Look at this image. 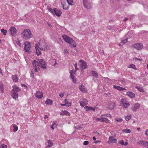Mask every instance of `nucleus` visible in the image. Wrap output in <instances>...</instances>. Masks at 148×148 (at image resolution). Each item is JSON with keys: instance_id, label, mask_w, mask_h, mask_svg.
<instances>
[{"instance_id": "f257e3e1", "label": "nucleus", "mask_w": 148, "mask_h": 148, "mask_svg": "<svg viewBox=\"0 0 148 148\" xmlns=\"http://www.w3.org/2000/svg\"><path fill=\"white\" fill-rule=\"evenodd\" d=\"M21 36L23 39L28 40L32 37V34L29 29H26L23 31Z\"/></svg>"}, {"instance_id": "f03ea898", "label": "nucleus", "mask_w": 148, "mask_h": 148, "mask_svg": "<svg viewBox=\"0 0 148 148\" xmlns=\"http://www.w3.org/2000/svg\"><path fill=\"white\" fill-rule=\"evenodd\" d=\"M12 88L13 89L12 92V96L13 99L16 100V98H18V92H20L21 90L18 87L16 86H13Z\"/></svg>"}, {"instance_id": "7ed1b4c3", "label": "nucleus", "mask_w": 148, "mask_h": 148, "mask_svg": "<svg viewBox=\"0 0 148 148\" xmlns=\"http://www.w3.org/2000/svg\"><path fill=\"white\" fill-rule=\"evenodd\" d=\"M62 37L65 41L70 43L71 45L73 46V47H75L76 46L75 41L72 38L65 35H62Z\"/></svg>"}, {"instance_id": "20e7f679", "label": "nucleus", "mask_w": 148, "mask_h": 148, "mask_svg": "<svg viewBox=\"0 0 148 148\" xmlns=\"http://www.w3.org/2000/svg\"><path fill=\"white\" fill-rule=\"evenodd\" d=\"M38 44V46H39L38 48L41 50L45 51V50H48L49 49V47L47 43L45 41L39 42Z\"/></svg>"}, {"instance_id": "39448f33", "label": "nucleus", "mask_w": 148, "mask_h": 148, "mask_svg": "<svg viewBox=\"0 0 148 148\" xmlns=\"http://www.w3.org/2000/svg\"><path fill=\"white\" fill-rule=\"evenodd\" d=\"M83 5L84 7L88 9H90L92 7L91 3L88 0H83Z\"/></svg>"}, {"instance_id": "423d86ee", "label": "nucleus", "mask_w": 148, "mask_h": 148, "mask_svg": "<svg viewBox=\"0 0 148 148\" xmlns=\"http://www.w3.org/2000/svg\"><path fill=\"white\" fill-rule=\"evenodd\" d=\"M8 32L12 36H15L16 35L17 30L16 28L14 27H10Z\"/></svg>"}, {"instance_id": "0eeeda50", "label": "nucleus", "mask_w": 148, "mask_h": 148, "mask_svg": "<svg viewBox=\"0 0 148 148\" xmlns=\"http://www.w3.org/2000/svg\"><path fill=\"white\" fill-rule=\"evenodd\" d=\"M132 46L134 48L138 50L142 49L143 47L142 43L140 42L135 43L132 45Z\"/></svg>"}, {"instance_id": "6e6552de", "label": "nucleus", "mask_w": 148, "mask_h": 148, "mask_svg": "<svg viewBox=\"0 0 148 148\" xmlns=\"http://www.w3.org/2000/svg\"><path fill=\"white\" fill-rule=\"evenodd\" d=\"M39 66L42 69H46V62L43 59H41L39 61Z\"/></svg>"}, {"instance_id": "1a4fd4ad", "label": "nucleus", "mask_w": 148, "mask_h": 148, "mask_svg": "<svg viewBox=\"0 0 148 148\" xmlns=\"http://www.w3.org/2000/svg\"><path fill=\"white\" fill-rule=\"evenodd\" d=\"M31 48L30 43L28 42H26L25 43L24 49L25 52H29Z\"/></svg>"}, {"instance_id": "9d476101", "label": "nucleus", "mask_w": 148, "mask_h": 148, "mask_svg": "<svg viewBox=\"0 0 148 148\" xmlns=\"http://www.w3.org/2000/svg\"><path fill=\"white\" fill-rule=\"evenodd\" d=\"M61 3L63 9L64 10H67L69 7V4L67 2L64 1H62Z\"/></svg>"}, {"instance_id": "9b49d317", "label": "nucleus", "mask_w": 148, "mask_h": 148, "mask_svg": "<svg viewBox=\"0 0 148 148\" xmlns=\"http://www.w3.org/2000/svg\"><path fill=\"white\" fill-rule=\"evenodd\" d=\"M62 12L60 10L56 8H54V12L53 15H56L57 16H60L62 14Z\"/></svg>"}, {"instance_id": "f8f14e48", "label": "nucleus", "mask_w": 148, "mask_h": 148, "mask_svg": "<svg viewBox=\"0 0 148 148\" xmlns=\"http://www.w3.org/2000/svg\"><path fill=\"white\" fill-rule=\"evenodd\" d=\"M88 103V101L87 100L85 99H82L80 101V105L82 107H84V106H86Z\"/></svg>"}, {"instance_id": "ddd939ff", "label": "nucleus", "mask_w": 148, "mask_h": 148, "mask_svg": "<svg viewBox=\"0 0 148 148\" xmlns=\"http://www.w3.org/2000/svg\"><path fill=\"white\" fill-rule=\"evenodd\" d=\"M79 62L81 63V66L82 69H85L87 68V66L86 63L83 60H80Z\"/></svg>"}, {"instance_id": "4468645a", "label": "nucleus", "mask_w": 148, "mask_h": 148, "mask_svg": "<svg viewBox=\"0 0 148 148\" xmlns=\"http://www.w3.org/2000/svg\"><path fill=\"white\" fill-rule=\"evenodd\" d=\"M117 142V140L113 136H110L109 138L108 143H115Z\"/></svg>"}, {"instance_id": "2eb2a0df", "label": "nucleus", "mask_w": 148, "mask_h": 148, "mask_svg": "<svg viewBox=\"0 0 148 148\" xmlns=\"http://www.w3.org/2000/svg\"><path fill=\"white\" fill-rule=\"evenodd\" d=\"M35 96L36 97L39 99H40L43 96V93L42 92L37 91L36 94Z\"/></svg>"}, {"instance_id": "dca6fc26", "label": "nucleus", "mask_w": 148, "mask_h": 148, "mask_svg": "<svg viewBox=\"0 0 148 148\" xmlns=\"http://www.w3.org/2000/svg\"><path fill=\"white\" fill-rule=\"evenodd\" d=\"M140 107V104L138 103L135 104L134 106L131 109L134 111H136L137 109H138Z\"/></svg>"}, {"instance_id": "f3484780", "label": "nucleus", "mask_w": 148, "mask_h": 148, "mask_svg": "<svg viewBox=\"0 0 148 148\" xmlns=\"http://www.w3.org/2000/svg\"><path fill=\"white\" fill-rule=\"evenodd\" d=\"M113 87L115 89H116L118 90H119V91H123L124 90H126L125 88H124L121 87L119 86H116V85H114L113 86Z\"/></svg>"}, {"instance_id": "a211bd4d", "label": "nucleus", "mask_w": 148, "mask_h": 148, "mask_svg": "<svg viewBox=\"0 0 148 148\" xmlns=\"http://www.w3.org/2000/svg\"><path fill=\"white\" fill-rule=\"evenodd\" d=\"M12 79L14 82H18V79L17 75H13L12 76Z\"/></svg>"}, {"instance_id": "6ab92c4d", "label": "nucleus", "mask_w": 148, "mask_h": 148, "mask_svg": "<svg viewBox=\"0 0 148 148\" xmlns=\"http://www.w3.org/2000/svg\"><path fill=\"white\" fill-rule=\"evenodd\" d=\"M39 46L38 44H36L35 46V48L36 50V53L38 56L40 55L41 54L40 51L38 49V47Z\"/></svg>"}, {"instance_id": "aec40b11", "label": "nucleus", "mask_w": 148, "mask_h": 148, "mask_svg": "<svg viewBox=\"0 0 148 148\" xmlns=\"http://www.w3.org/2000/svg\"><path fill=\"white\" fill-rule=\"evenodd\" d=\"M79 88L80 90L82 92H85L86 91V89L85 88V86L82 85H81L79 86Z\"/></svg>"}, {"instance_id": "412c9836", "label": "nucleus", "mask_w": 148, "mask_h": 148, "mask_svg": "<svg viewBox=\"0 0 148 148\" xmlns=\"http://www.w3.org/2000/svg\"><path fill=\"white\" fill-rule=\"evenodd\" d=\"M127 95L131 98H133L135 96V94L132 92H127Z\"/></svg>"}, {"instance_id": "4be33fe9", "label": "nucleus", "mask_w": 148, "mask_h": 148, "mask_svg": "<svg viewBox=\"0 0 148 148\" xmlns=\"http://www.w3.org/2000/svg\"><path fill=\"white\" fill-rule=\"evenodd\" d=\"M32 64L34 66H35V67H36L38 66H39V62H38L36 60H34L33 62H32Z\"/></svg>"}, {"instance_id": "5701e85b", "label": "nucleus", "mask_w": 148, "mask_h": 148, "mask_svg": "<svg viewBox=\"0 0 148 148\" xmlns=\"http://www.w3.org/2000/svg\"><path fill=\"white\" fill-rule=\"evenodd\" d=\"M45 103L46 104L51 105L53 103V101L51 100L48 99L45 101Z\"/></svg>"}, {"instance_id": "b1692460", "label": "nucleus", "mask_w": 148, "mask_h": 148, "mask_svg": "<svg viewBox=\"0 0 148 148\" xmlns=\"http://www.w3.org/2000/svg\"><path fill=\"white\" fill-rule=\"evenodd\" d=\"M91 73L92 75L95 77L96 78L98 76V75L96 72L94 71H92L91 72Z\"/></svg>"}, {"instance_id": "393cba45", "label": "nucleus", "mask_w": 148, "mask_h": 148, "mask_svg": "<svg viewBox=\"0 0 148 148\" xmlns=\"http://www.w3.org/2000/svg\"><path fill=\"white\" fill-rule=\"evenodd\" d=\"M60 115H69V112H68L67 111H66V110H64L63 111L61 112L60 113Z\"/></svg>"}, {"instance_id": "a878e982", "label": "nucleus", "mask_w": 148, "mask_h": 148, "mask_svg": "<svg viewBox=\"0 0 148 148\" xmlns=\"http://www.w3.org/2000/svg\"><path fill=\"white\" fill-rule=\"evenodd\" d=\"M101 121L103 122H105L106 123H108L109 122V120H108L107 118H105V117H102L101 118Z\"/></svg>"}, {"instance_id": "bb28decb", "label": "nucleus", "mask_w": 148, "mask_h": 148, "mask_svg": "<svg viewBox=\"0 0 148 148\" xmlns=\"http://www.w3.org/2000/svg\"><path fill=\"white\" fill-rule=\"evenodd\" d=\"M135 88L137 89L140 92H144V90L141 87H140L139 86H136L135 87Z\"/></svg>"}, {"instance_id": "cd10ccee", "label": "nucleus", "mask_w": 148, "mask_h": 148, "mask_svg": "<svg viewBox=\"0 0 148 148\" xmlns=\"http://www.w3.org/2000/svg\"><path fill=\"white\" fill-rule=\"evenodd\" d=\"M122 131L124 132L127 133H130L131 132L130 130L128 129H123Z\"/></svg>"}, {"instance_id": "c85d7f7f", "label": "nucleus", "mask_w": 148, "mask_h": 148, "mask_svg": "<svg viewBox=\"0 0 148 148\" xmlns=\"http://www.w3.org/2000/svg\"><path fill=\"white\" fill-rule=\"evenodd\" d=\"M48 145L47 147H51L53 145V143H52L50 140H48L47 141Z\"/></svg>"}, {"instance_id": "c756f323", "label": "nucleus", "mask_w": 148, "mask_h": 148, "mask_svg": "<svg viewBox=\"0 0 148 148\" xmlns=\"http://www.w3.org/2000/svg\"><path fill=\"white\" fill-rule=\"evenodd\" d=\"M127 102L125 99H122L121 100V103L123 105V106Z\"/></svg>"}, {"instance_id": "7c9ffc66", "label": "nucleus", "mask_w": 148, "mask_h": 148, "mask_svg": "<svg viewBox=\"0 0 148 148\" xmlns=\"http://www.w3.org/2000/svg\"><path fill=\"white\" fill-rule=\"evenodd\" d=\"M1 32L3 33L4 35H6V33L7 32V30H4L3 29H1Z\"/></svg>"}, {"instance_id": "2f4dec72", "label": "nucleus", "mask_w": 148, "mask_h": 148, "mask_svg": "<svg viewBox=\"0 0 148 148\" xmlns=\"http://www.w3.org/2000/svg\"><path fill=\"white\" fill-rule=\"evenodd\" d=\"M73 71H74L73 70H72L71 71H70V74L71 75L70 76L72 78H74V76L73 74V73H74Z\"/></svg>"}, {"instance_id": "473e14b6", "label": "nucleus", "mask_w": 148, "mask_h": 148, "mask_svg": "<svg viewBox=\"0 0 148 148\" xmlns=\"http://www.w3.org/2000/svg\"><path fill=\"white\" fill-rule=\"evenodd\" d=\"M130 105V104L128 103H126L123 106V107L125 108H128Z\"/></svg>"}, {"instance_id": "72a5a7b5", "label": "nucleus", "mask_w": 148, "mask_h": 148, "mask_svg": "<svg viewBox=\"0 0 148 148\" xmlns=\"http://www.w3.org/2000/svg\"><path fill=\"white\" fill-rule=\"evenodd\" d=\"M115 120L116 121V122H122V121L123 120L121 118H116L115 119Z\"/></svg>"}, {"instance_id": "f704fd0d", "label": "nucleus", "mask_w": 148, "mask_h": 148, "mask_svg": "<svg viewBox=\"0 0 148 148\" xmlns=\"http://www.w3.org/2000/svg\"><path fill=\"white\" fill-rule=\"evenodd\" d=\"M3 84L2 83L0 84V89H1L2 92L3 93Z\"/></svg>"}, {"instance_id": "c9c22d12", "label": "nucleus", "mask_w": 148, "mask_h": 148, "mask_svg": "<svg viewBox=\"0 0 148 148\" xmlns=\"http://www.w3.org/2000/svg\"><path fill=\"white\" fill-rule=\"evenodd\" d=\"M144 140H140L137 142V143L141 145H143Z\"/></svg>"}, {"instance_id": "e433bc0d", "label": "nucleus", "mask_w": 148, "mask_h": 148, "mask_svg": "<svg viewBox=\"0 0 148 148\" xmlns=\"http://www.w3.org/2000/svg\"><path fill=\"white\" fill-rule=\"evenodd\" d=\"M131 118V115H130L129 116H125V119L127 121H128Z\"/></svg>"}, {"instance_id": "4c0bfd02", "label": "nucleus", "mask_w": 148, "mask_h": 148, "mask_svg": "<svg viewBox=\"0 0 148 148\" xmlns=\"http://www.w3.org/2000/svg\"><path fill=\"white\" fill-rule=\"evenodd\" d=\"M47 9L49 12H51L53 14V12H54V9H53L51 8H48Z\"/></svg>"}, {"instance_id": "58836bf2", "label": "nucleus", "mask_w": 148, "mask_h": 148, "mask_svg": "<svg viewBox=\"0 0 148 148\" xmlns=\"http://www.w3.org/2000/svg\"><path fill=\"white\" fill-rule=\"evenodd\" d=\"M14 127V132H16L17 131L18 129V127L17 125H13Z\"/></svg>"}, {"instance_id": "ea45409f", "label": "nucleus", "mask_w": 148, "mask_h": 148, "mask_svg": "<svg viewBox=\"0 0 148 148\" xmlns=\"http://www.w3.org/2000/svg\"><path fill=\"white\" fill-rule=\"evenodd\" d=\"M65 104H66V106L69 107V106H71V103L70 102H68L66 103V102H65Z\"/></svg>"}, {"instance_id": "a19ab883", "label": "nucleus", "mask_w": 148, "mask_h": 148, "mask_svg": "<svg viewBox=\"0 0 148 148\" xmlns=\"http://www.w3.org/2000/svg\"><path fill=\"white\" fill-rule=\"evenodd\" d=\"M74 66L75 67V72L78 69V68H77V64L76 63L74 64H73Z\"/></svg>"}, {"instance_id": "79ce46f5", "label": "nucleus", "mask_w": 148, "mask_h": 148, "mask_svg": "<svg viewBox=\"0 0 148 148\" xmlns=\"http://www.w3.org/2000/svg\"><path fill=\"white\" fill-rule=\"evenodd\" d=\"M130 67L133 68V69H135V65L134 64H132L130 65Z\"/></svg>"}, {"instance_id": "37998d69", "label": "nucleus", "mask_w": 148, "mask_h": 148, "mask_svg": "<svg viewBox=\"0 0 148 148\" xmlns=\"http://www.w3.org/2000/svg\"><path fill=\"white\" fill-rule=\"evenodd\" d=\"M67 2L70 5H71L73 4L72 3L73 2V0H69Z\"/></svg>"}, {"instance_id": "c03bdc74", "label": "nucleus", "mask_w": 148, "mask_h": 148, "mask_svg": "<svg viewBox=\"0 0 148 148\" xmlns=\"http://www.w3.org/2000/svg\"><path fill=\"white\" fill-rule=\"evenodd\" d=\"M88 144V142L87 141H84L83 143V144L84 145H86Z\"/></svg>"}, {"instance_id": "a18cd8bd", "label": "nucleus", "mask_w": 148, "mask_h": 148, "mask_svg": "<svg viewBox=\"0 0 148 148\" xmlns=\"http://www.w3.org/2000/svg\"><path fill=\"white\" fill-rule=\"evenodd\" d=\"M143 145L145 146H148L147 145V141L146 140H144V142Z\"/></svg>"}, {"instance_id": "49530a36", "label": "nucleus", "mask_w": 148, "mask_h": 148, "mask_svg": "<svg viewBox=\"0 0 148 148\" xmlns=\"http://www.w3.org/2000/svg\"><path fill=\"white\" fill-rule=\"evenodd\" d=\"M84 108L86 110V111H88L90 110V107L88 106H86L84 107Z\"/></svg>"}, {"instance_id": "de8ad7c7", "label": "nucleus", "mask_w": 148, "mask_h": 148, "mask_svg": "<svg viewBox=\"0 0 148 148\" xmlns=\"http://www.w3.org/2000/svg\"><path fill=\"white\" fill-rule=\"evenodd\" d=\"M1 147L2 148H7V146L6 145H4L3 144L1 145Z\"/></svg>"}, {"instance_id": "09e8293b", "label": "nucleus", "mask_w": 148, "mask_h": 148, "mask_svg": "<svg viewBox=\"0 0 148 148\" xmlns=\"http://www.w3.org/2000/svg\"><path fill=\"white\" fill-rule=\"evenodd\" d=\"M119 143L122 145H123L124 144V141L123 140H121L119 141Z\"/></svg>"}, {"instance_id": "8fccbe9b", "label": "nucleus", "mask_w": 148, "mask_h": 148, "mask_svg": "<svg viewBox=\"0 0 148 148\" xmlns=\"http://www.w3.org/2000/svg\"><path fill=\"white\" fill-rule=\"evenodd\" d=\"M119 81L120 82L122 83L123 84H125V81L124 79L121 80Z\"/></svg>"}, {"instance_id": "3c124183", "label": "nucleus", "mask_w": 148, "mask_h": 148, "mask_svg": "<svg viewBox=\"0 0 148 148\" xmlns=\"http://www.w3.org/2000/svg\"><path fill=\"white\" fill-rule=\"evenodd\" d=\"M75 128L76 129H78L79 130H81L82 128V127L81 126H79L78 127H75Z\"/></svg>"}, {"instance_id": "603ef678", "label": "nucleus", "mask_w": 148, "mask_h": 148, "mask_svg": "<svg viewBox=\"0 0 148 148\" xmlns=\"http://www.w3.org/2000/svg\"><path fill=\"white\" fill-rule=\"evenodd\" d=\"M39 69H40V68L39 67H38V68L37 67H35V71L36 72H38V70H39Z\"/></svg>"}, {"instance_id": "864d4df0", "label": "nucleus", "mask_w": 148, "mask_h": 148, "mask_svg": "<svg viewBox=\"0 0 148 148\" xmlns=\"http://www.w3.org/2000/svg\"><path fill=\"white\" fill-rule=\"evenodd\" d=\"M125 44V43L124 42L123 40L121 41L120 43L119 44V46L122 45L123 44Z\"/></svg>"}, {"instance_id": "5fc2aeb1", "label": "nucleus", "mask_w": 148, "mask_h": 148, "mask_svg": "<svg viewBox=\"0 0 148 148\" xmlns=\"http://www.w3.org/2000/svg\"><path fill=\"white\" fill-rule=\"evenodd\" d=\"M90 110H92L93 111H95V108H94L92 107H90Z\"/></svg>"}, {"instance_id": "6e6d98bb", "label": "nucleus", "mask_w": 148, "mask_h": 148, "mask_svg": "<svg viewBox=\"0 0 148 148\" xmlns=\"http://www.w3.org/2000/svg\"><path fill=\"white\" fill-rule=\"evenodd\" d=\"M31 76L32 78H34V73H33L32 71H31Z\"/></svg>"}, {"instance_id": "4d7b16f0", "label": "nucleus", "mask_w": 148, "mask_h": 148, "mask_svg": "<svg viewBox=\"0 0 148 148\" xmlns=\"http://www.w3.org/2000/svg\"><path fill=\"white\" fill-rule=\"evenodd\" d=\"M103 115L105 116H106L109 117H110L111 116V115L110 114H104Z\"/></svg>"}, {"instance_id": "13d9d810", "label": "nucleus", "mask_w": 148, "mask_h": 148, "mask_svg": "<svg viewBox=\"0 0 148 148\" xmlns=\"http://www.w3.org/2000/svg\"><path fill=\"white\" fill-rule=\"evenodd\" d=\"M59 95L61 97H62L64 96V94L63 93H60L59 94Z\"/></svg>"}, {"instance_id": "bf43d9fd", "label": "nucleus", "mask_w": 148, "mask_h": 148, "mask_svg": "<svg viewBox=\"0 0 148 148\" xmlns=\"http://www.w3.org/2000/svg\"><path fill=\"white\" fill-rule=\"evenodd\" d=\"M101 118H97L96 119V121H101Z\"/></svg>"}, {"instance_id": "052dcab7", "label": "nucleus", "mask_w": 148, "mask_h": 148, "mask_svg": "<svg viewBox=\"0 0 148 148\" xmlns=\"http://www.w3.org/2000/svg\"><path fill=\"white\" fill-rule=\"evenodd\" d=\"M72 79L73 80V81L74 83H76V80L74 78H72Z\"/></svg>"}, {"instance_id": "680f3d73", "label": "nucleus", "mask_w": 148, "mask_h": 148, "mask_svg": "<svg viewBox=\"0 0 148 148\" xmlns=\"http://www.w3.org/2000/svg\"><path fill=\"white\" fill-rule=\"evenodd\" d=\"M100 141H98V140H94V143H99L100 142Z\"/></svg>"}, {"instance_id": "e2e57ef3", "label": "nucleus", "mask_w": 148, "mask_h": 148, "mask_svg": "<svg viewBox=\"0 0 148 148\" xmlns=\"http://www.w3.org/2000/svg\"><path fill=\"white\" fill-rule=\"evenodd\" d=\"M145 134L148 136V129L146 130Z\"/></svg>"}, {"instance_id": "0e129e2a", "label": "nucleus", "mask_w": 148, "mask_h": 148, "mask_svg": "<svg viewBox=\"0 0 148 148\" xmlns=\"http://www.w3.org/2000/svg\"><path fill=\"white\" fill-rule=\"evenodd\" d=\"M16 43L19 45V46H21V43H20V41H17L16 42Z\"/></svg>"}, {"instance_id": "69168bd1", "label": "nucleus", "mask_w": 148, "mask_h": 148, "mask_svg": "<svg viewBox=\"0 0 148 148\" xmlns=\"http://www.w3.org/2000/svg\"><path fill=\"white\" fill-rule=\"evenodd\" d=\"M21 85V86L22 87H25L27 88V86L25 84H22Z\"/></svg>"}, {"instance_id": "338daca9", "label": "nucleus", "mask_w": 148, "mask_h": 148, "mask_svg": "<svg viewBox=\"0 0 148 148\" xmlns=\"http://www.w3.org/2000/svg\"><path fill=\"white\" fill-rule=\"evenodd\" d=\"M123 40L124 42L125 43H126V42H127V39H125V40Z\"/></svg>"}, {"instance_id": "774afa93", "label": "nucleus", "mask_w": 148, "mask_h": 148, "mask_svg": "<svg viewBox=\"0 0 148 148\" xmlns=\"http://www.w3.org/2000/svg\"><path fill=\"white\" fill-rule=\"evenodd\" d=\"M48 117V116L47 115H45L44 116V118L45 119H46Z\"/></svg>"}]
</instances>
